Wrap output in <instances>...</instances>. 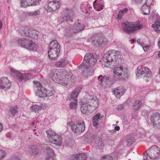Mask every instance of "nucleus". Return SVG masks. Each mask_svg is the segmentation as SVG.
<instances>
[{
  "label": "nucleus",
  "mask_w": 160,
  "mask_h": 160,
  "mask_svg": "<svg viewBox=\"0 0 160 160\" xmlns=\"http://www.w3.org/2000/svg\"><path fill=\"white\" fill-rule=\"evenodd\" d=\"M122 53L118 51L114 50H109L104 54L102 58V60L104 62V66L107 68L110 67V65L108 63H110L115 60H118V58H122Z\"/></svg>",
  "instance_id": "1"
},
{
  "label": "nucleus",
  "mask_w": 160,
  "mask_h": 160,
  "mask_svg": "<svg viewBox=\"0 0 160 160\" xmlns=\"http://www.w3.org/2000/svg\"><path fill=\"white\" fill-rule=\"evenodd\" d=\"M98 100L96 97H93L91 100L90 103H83L81 105V112L84 114L89 115L92 112L98 107Z\"/></svg>",
  "instance_id": "2"
},
{
  "label": "nucleus",
  "mask_w": 160,
  "mask_h": 160,
  "mask_svg": "<svg viewBox=\"0 0 160 160\" xmlns=\"http://www.w3.org/2000/svg\"><path fill=\"white\" fill-rule=\"evenodd\" d=\"M17 42L18 43L22 48L30 51H36L39 48L38 45L32 39L22 38L18 39Z\"/></svg>",
  "instance_id": "3"
},
{
  "label": "nucleus",
  "mask_w": 160,
  "mask_h": 160,
  "mask_svg": "<svg viewBox=\"0 0 160 160\" xmlns=\"http://www.w3.org/2000/svg\"><path fill=\"white\" fill-rule=\"evenodd\" d=\"M142 26V24L139 21L132 22H127L122 24L123 30L127 33H132L141 28Z\"/></svg>",
  "instance_id": "4"
},
{
  "label": "nucleus",
  "mask_w": 160,
  "mask_h": 160,
  "mask_svg": "<svg viewBox=\"0 0 160 160\" xmlns=\"http://www.w3.org/2000/svg\"><path fill=\"white\" fill-rule=\"evenodd\" d=\"M97 61L95 56L92 53H87L84 56L83 61L79 67V68H91L95 64Z\"/></svg>",
  "instance_id": "5"
},
{
  "label": "nucleus",
  "mask_w": 160,
  "mask_h": 160,
  "mask_svg": "<svg viewBox=\"0 0 160 160\" xmlns=\"http://www.w3.org/2000/svg\"><path fill=\"white\" fill-rule=\"evenodd\" d=\"M60 46L57 40H53L51 42L48 51L50 59H54L57 57L60 50Z\"/></svg>",
  "instance_id": "6"
},
{
  "label": "nucleus",
  "mask_w": 160,
  "mask_h": 160,
  "mask_svg": "<svg viewBox=\"0 0 160 160\" xmlns=\"http://www.w3.org/2000/svg\"><path fill=\"white\" fill-rule=\"evenodd\" d=\"M46 133L51 143L57 146H61L62 143V138L59 135L54 131L50 130L47 131Z\"/></svg>",
  "instance_id": "7"
},
{
  "label": "nucleus",
  "mask_w": 160,
  "mask_h": 160,
  "mask_svg": "<svg viewBox=\"0 0 160 160\" xmlns=\"http://www.w3.org/2000/svg\"><path fill=\"white\" fill-rule=\"evenodd\" d=\"M160 153V149L156 145H153L146 150L143 155L144 160H148L147 154L149 158L154 159L158 157Z\"/></svg>",
  "instance_id": "8"
},
{
  "label": "nucleus",
  "mask_w": 160,
  "mask_h": 160,
  "mask_svg": "<svg viewBox=\"0 0 160 160\" xmlns=\"http://www.w3.org/2000/svg\"><path fill=\"white\" fill-rule=\"evenodd\" d=\"M129 75L127 72L123 70L122 67L115 68L113 72V77L114 79H125L129 77Z\"/></svg>",
  "instance_id": "9"
},
{
  "label": "nucleus",
  "mask_w": 160,
  "mask_h": 160,
  "mask_svg": "<svg viewBox=\"0 0 160 160\" xmlns=\"http://www.w3.org/2000/svg\"><path fill=\"white\" fill-rule=\"evenodd\" d=\"M42 81H33L34 87L38 88V91L35 93L37 95L41 98L46 97H47V94L46 88L42 87V83L41 82Z\"/></svg>",
  "instance_id": "10"
},
{
  "label": "nucleus",
  "mask_w": 160,
  "mask_h": 160,
  "mask_svg": "<svg viewBox=\"0 0 160 160\" xmlns=\"http://www.w3.org/2000/svg\"><path fill=\"white\" fill-rule=\"evenodd\" d=\"M10 70L12 75L16 76L18 79L20 80L29 79L32 77L31 74L30 73H21L12 68L11 67L10 68Z\"/></svg>",
  "instance_id": "11"
},
{
  "label": "nucleus",
  "mask_w": 160,
  "mask_h": 160,
  "mask_svg": "<svg viewBox=\"0 0 160 160\" xmlns=\"http://www.w3.org/2000/svg\"><path fill=\"white\" fill-rule=\"evenodd\" d=\"M144 74V77L149 78L152 76V72L150 70L146 67H143L138 70L136 72V78L140 79L142 75Z\"/></svg>",
  "instance_id": "12"
},
{
  "label": "nucleus",
  "mask_w": 160,
  "mask_h": 160,
  "mask_svg": "<svg viewBox=\"0 0 160 160\" xmlns=\"http://www.w3.org/2000/svg\"><path fill=\"white\" fill-rule=\"evenodd\" d=\"M61 5L60 0H50L45 9L48 12L54 11L59 8Z\"/></svg>",
  "instance_id": "13"
},
{
  "label": "nucleus",
  "mask_w": 160,
  "mask_h": 160,
  "mask_svg": "<svg viewBox=\"0 0 160 160\" xmlns=\"http://www.w3.org/2000/svg\"><path fill=\"white\" fill-rule=\"evenodd\" d=\"M71 128L73 132L79 134L84 131L85 126L83 122H79L76 125L74 123L72 124Z\"/></svg>",
  "instance_id": "14"
},
{
  "label": "nucleus",
  "mask_w": 160,
  "mask_h": 160,
  "mask_svg": "<svg viewBox=\"0 0 160 160\" xmlns=\"http://www.w3.org/2000/svg\"><path fill=\"white\" fill-rule=\"evenodd\" d=\"M112 93L118 98H120L126 92L125 88L122 86L116 87L112 89Z\"/></svg>",
  "instance_id": "15"
},
{
  "label": "nucleus",
  "mask_w": 160,
  "mask_h": 160,
  "mask_svg": "<svg viewBox=\"0 0 160 160\" xmlns=\"http://www.w3.org/2000/svg\"><path fill=\"white\" fill-rule=\"evenodd\" d=\"M41 0H21L20 4L21 7L25 8L30 6L38 5Z\"/></svg>",
  "instance_id": "16"
},
{
  "label": "nucleus",
  "mask_w": 160,
  "mask_h": 160,
  "mask_svg": "<svg viewBox=\"0 0 160 160\" xmlns=\"http://www.w3.org/2000/svg\"><path fill=\"white\" fill-rule=\"evenodd\" d=\"M59 72L60 73L59 75L63 79L73 80L75 78L74 75H72L71 72H68L66 70L60 69Z\"/></svg>",
  "instance_id": "17"
},
{
  "label": "nucleus",
  "mask_w": 160,
  "mask_h": 160,
  "mask_svg": "<svg viewBox=\"0 0 160 160\" xmlns=\"http://www.w3.org/2000/svg\"><path fill=\"white\" fill-rule=\"evenodd\" d=\"M85 28L84 26L80 23H76L73 26L70 27L69 28L70 33H77L83 30Z\"/></svg>",
  "instance_id": "18"
},
{
  "label": "nucleus",
  "mask_w": 160,
  "mask_h": 160,
  "mask_svg": "<svg viewBox=\"0 0 160 160\" xmlns=\"http://www.w3.org/2000/svg\"><path fill=\"white\" fill-rule=\"evenodd\" d=\"M82 89V88L81 86H78L71 93L70 97L68 98L69 101L75 99V98H77L81 92Z\"/></svg>",
  "instance_id": "19"
},
{
  "label": "nucleus",
  "mask_w": 160,
  "mask_h": 160,
  "mask_svg": "<svg viewBox=\"0 0 160 160\" xmlns=\"http://www.w3.org/2000/svg\"><path fill=\"white\" fill-rule=\"evenodd\" d=\"M11 86V82L10 81H0V89L7 90Z\"/></svg>",
  "instance_id": "20"
},
{
  "label": "nucleus",
  "mask_w": 160,
  "mask_h": 160,
  "mask_svg": "<svg viewBox=\"0 0 160 160\" xmlns=\"http://www.w3.org/2000/svg\"><path fill=\"white\" fill-rule=\"evenodd\" d=\"M55 82L60 85L67 88L71 87L74 85V83L71 81H55Z\"/></svg>",
  "instance_id": "21"
},
{
  "label": "nucleus",
  "mask_w": 160,
  "mask_h": 160,
  "mask_svg": "<svg viewBox=\"0 0 160 160\" xmlns=\"http://www.w3.org/2000/svg\"><path fill=\"white\" fill-rule=\"evenodd\" d=\"M81 10L85 13H88L92 9V7L87 2L81 4L80 6Z\"/></svg>",
  "instance_id": "22"
},
{
  "label": "nucleus",
  "mask_w": 160,
  "mask_h": 160,
  "mask_svg": "<svg viewBox=\"0 0 160 160\" xmlns=\"http://www.w3.org/2000/svg\"><path fill=\"white\" fill-rule=\"evenodd\" d=\"M31 30L28 27H22L19 29V31L21 34L23 36H29Z\"/></svg>",
  "instance_id": "23"
},
{
  "label": "nucleus",
  "mask_w": 160,
  "mask_h": 160,
  "mask_svg": "<svg viewBox=\"0 0 160 160\" xmlns=\"http://www.w3.org/2000/svg\"><path fill=\"white\" fill-rule=\"evenodd\" d=\"M102 118L103 116L101 115L99 113H98L94 116L92 119V125L93 126L97 128L98 125L99 120Z\"/></svg>",
  "instance_id": "24"
},
{
  "label": "nucleus",
  "mask_w": 160,
  "mask_h": 160,
  "mask_svg": "<svg viewBox=\"0 0 160 160\" xmlns=\"http://www.w3.org/2000/svg\"><path fill=\"white\" fill-rule=\"evenodd\" d=\"M160 118V114L158 113H154L151 117L150 119L152 122L153 123V125H157L159 123L158 119Z\"/></svg>",
  "instance_id": "25"
},
{
  "label": "nucleus",
  "mask_w": 160,
  "mask_h": 160,
  "mask_svg": "<svg viewBox=\"0 0 160 160\" xmlns=\"http://www.w3.org/2000/svg\"><path fill=\"white\" fill-rule=\"evenodd\" d=\"M150 6L146 4H144L141 8L142 13L144 15H148L150 12Z\"/></svg>",
  "instance_id": "26"
},
{
  "label": "nucleus",
  "mask_w": 160,
  "mask_h": 160,
  "mask_svg": "<svg viewBox=\"0 0 160 160\" xmlns=\"http://www.w3.org/2000/svg\"><path fill=\"white\" fill-rule=\"evenodd\" d=\"M29 37L35 39H38L40 38V34L38 31L34 30L30 31Z\"/></svg>",
  "instance_id": "27"
},
{
  "label": "nucleus",
  "mask_w": 160,
  "mask_h": 160,
  "mask_svg": "<svg viewBox=\"0 0 160 160\" xmlns=\"http://www.w3.org/2000/svg\"><path fill=\"white\" fill-rule=\"evenodd\" d=\"M97 147L99 149H102L104 146L103 140L100 138H97L95 142Z\"/></svg>",
  "instance_id": "28"
},
{
  "label": "nucleus",
  "mask_w": 160,
  "mask_h": 160,
  "mask_svg": "<svg viewBox=\"0 0 160 160\" xmlns=\"http://www.w3.org/2000/svg\"><path fill=\"white\" fill-rule=\"evenodd\" d=\"M68 63V61L67 60L62 59L57 62L55 63V65L57 67L62 68L66 65Z\"/></svg>",
  "instance_id": "29"
},
{
  "label": "nucleus",
  "mask_w": 160,
  "mask_h": 160,
  "mask_svg": "<svg viewBox=\"0 0 160 160\" xmlns=\"http://www.w3.org/2000/svg\"><path fill=\"white\" fill-rule=\"evenodd\" d=\"M63 13L67 15L70 18H72L74 15V13L72 9L66 8L64 9Z\"/></svg>",
  "instance_id": "30"
},
{
  "label": "nucleus",
  "mask_w": 160,
  "mask_h": 160,
  "mask_svg": "<svg viewBox=\"0 0 160 160\" xmlns=\"http://www.w3.org/2000/svg\"><path fill=\"white\" fill-rule=\"evenodd\" d=\"M29 148L33 155H36L39 153V150L37 146L35 145H31Z\"/></svg>",
  "instance_id": "31"
},
{
  "label": "nucleus",
  "mask_w": 160,
  "mask_h": 160,
  "mask_svg": "<svg viewBox=\"0 0 160 160\" xmlns=\"http://www.w3.org/2000/svg\"><path fill=\"white\" fill-rule=\"evenodd\" d=\"M74 157L76 158V160H86L87 156L85 153H81L75 154Z\"/></svg>",
  "instance_id": "32"
},
{
  "label": "nucleus",
  "mask_w": 160,
  "mask_h": 160,
  "mask_svg": "<svg viewBox=\"0 0 160 160\" xmlns=\"http://www.w3.org/2000/svg\"><path fill=\"white\" fill-rule=\"evenodd\" d=\"M97 1H95L93 3V6L94 8L96 10L99 11L102 10L103 8V6L100 4L99 3L97 2Z\"/></svg>",
  "instance_id": "33"
},
{
  "label": "nucleus",
  "mask_w": 160,
  "mask_h": 160,
  "mask_svg": "<svg viewBox=\"0 0 160 160\" xmlns=\"http://www.w3.org/2000/svg\"><path fill=\"white\" fill-rule=\"evenodd\" d=\"M78 106V100L74 99L73 101L71 102L70 103L69 108L73 110H76Z\"/></svg>",
  "instance_id": "34"
},
{
  "label": "nucleus",
  "mask_w": 160,
  "mask_h": 160,
  "mask_svg": "<svg viewBox=\"0 0 160 160\" xmlns=\"http://www.w3.org/2000/svg\"><path fill=\"white\" fill-rule=\"evenodd\" d=\"M71 18L68 16L62 15L58 18V21L59 23H61L64 21L69 20Z\"/></svg>",
  "instance_id": "35"
},
{
  "label": "nucleus",
  "mask_w": 160,
  "mask_h": 160,
  "mask_svg": "<svg viewBox=\"0 0 160 160\" xmlns=\"http://www.w3.org/2000/svg\"><path fill=\"white\" fill-rule=\"evenodd\" d=\"M112 81H101V85L104 88L111 86L112 84Z\"/></svg>",
  "instance_id": "36"
},
{
  "label": "nucleus",
  "mask_w": 160,
  "mask_h": 160,
  "mask_svg": "<svg viewBox=\"0 0 160 160\" xmlns=\"http://www.w3.org/2000/svg\"><path fill=\"white\" fill-rule=\"evenodd\" d=\"M46 92L47 94V97L52 96L54 93L55 91L52 87H48L46 88Z\"/></svg>",
  "instance_id": "37"
},
{
  "label": "nucleus",
  "mask_w": 160,
  "mask_h": 160,
  "mask_svg": "<svg viewBox=\"0 0 160 160\" xmlns=\"http://www.w3.org/2000/svg\"><path fill=\"white\" fill-rule=\"evenodd\" d=\"M128 11V9L127 8H125L122 10H121L119 12L118 14V19H121L123 15L127 13Z\"/></svg>",
  "instance_id": "38"
},
{
  "label": "nucleus",
  "mask_w": 160,
  "mask_h": 160,
  "mask_svg": "<svg viewBox=\"0 0 160 160\" xmlns=\"http://www.w3.org/2000/svg\"><path fill=\"white\" fill-rule=\"evenodd\" d=\"M141 105V102L140 101L136 100L134 102L132 106L133 109L135 110H138Z\"/></svg>",
  "instance_id": "39"
},
{
  "label": "nucleus",
  "mask_w": 160,
  "mask_h": 160,
  "mask_svg": "<svg viewBox=\"0 0 160 160\" xmlns=\"http://www.w3.org/2000/svg\"><path fill=\"white\" fill-rule=\"evenodd\" d=\"M31 110L35 112H38L41 110V108L39 106L37 105H34L32 106L30 108Z\"/></svg>",
  "instance_id": "40"
},
{
  "label": "nucleus",
  "mask_w": 160,
  "mask_h": 160,
  "mask_svg": "<svg viewBox=\"0 0 160 160\" xmlns=\"http://www.w3.org/2000/svg\"><path fill=\"white\" fill-rule=\"evenodd\" d=\"M46 150L47 154L49 155V157H53L54 155V152L51 148L49 147H47L46 148Z\"/></svg>",
  "instance_id": "41"
},
{
  "label": "nucleus",
  "mask_w": 160,
  "mask_h": 160,
  "mask_svg": "<svg viewBox=\"0 0 160 160\" xmlns=\"http://www.w3.org/2000/svg\"><path fill=\"white\" fill-rule=\"evenodd\" d=\"M154 29L156 31H160V21L157 20L153 26Z\"/></svg>",
  "instance_id": "42"
},
{
  "label": "nucleus",
  "mask_w": 160,
  "mask_h": 160,
  "mask_svg": "<svg viewBox=\"0 0 160 160\" xmlns=\"http://www.w3.org/2000/svg\"><path fill=\"white\" fill-rule=\"evenodd\" d=\"M40 14V12L39 10H37L35 11L30 12L29 14L31 16H36L37 15H39Z\"/></svg>",
  "instance_id": "43"
},
{
  "label": "nucleus",
  "mask_w": 160,
  "mask_h": 160,
  "mask_svg": "<svg viewBox=\"0 0 160 160\" xmlns=\"http://www.w3.org/2000/svg\"><path fill=\"white\" fill-rule=\"evenodd\" d=\"M98 79L99 80H109L110 79V78L108 75H101L98 77Z\"/></svg>",
  "instance_id": "44"
},
{
  "label": "nucleus",
  "mask_w": 160,
  "mask_h": 160,
  "mask_svg": "<svg viewBox=\"0 0 160 160\" xmlns=\"http://www.w3.org/2000/svg\"><path fill=\"white\" fill-rule=\"evenodd\" d=\"M93 70H91L90 71H85L83 72V74L85 75L87 78L88 76H89L93 74Z\"/></svg>",
  "instance_id": "45"
},
{
  "label": "nucleus",
  "mask_w": 160,
  "mask_h": 160,
  "mask_svg": "<svg viewBox=\"0 0 160 160\" xmlns=\"http://www.w3.org/2000/svg\"><path fill=\"white\" fill-rule=\"evenodd\" d=\"M18 109V107L16 106L12 107L10 110V112L11 114L13 115H15L17 112Z\"/></svg>",
  "instance_id": "46"
},
{
  "label": "nucleus",
  "mask_w": 160,
  "mask_h": 160,
  "mask_svg": "<svg viewBox=\"0 0 160 160\" xmlns=\"http://www.w3.org/2000/svg\"><path fill=\"white\" fill-rule=\"evenodd\" d=\"M102 160H112V157L110 155H105L102 156Z\"/></svg>",
  "instance_id": "47"
},
{
  "label": "nucleus",
  "mask_w": 160,
  "mask_h": 160,
  "mask_svg": "<svg viewBox=\"0 0 160 160\" xmlns=\"http://www.w3.org/2000/svg\"><path fill=\"white\" fill-rule=\"evenodd\" d=\"M55 72L53 71H51L50 72L49 75L50 78L52 80L56 78V77H58L57 73H56V75H55Z\"/></svg>",
  "instance_id": "48"
},
{
  "label": "nucleus",
  "mask_w": 160,
  "mask_h": 160,
  "mask_svg": "<svg viewBox=\"0 0 160 160\" xmlns=\"http://www.w3.org/2000/svg\"><path fill=\"white\" fill-rule=\"evenodd\" d=\"M97 37V35L96 34H93L88 39V41L89 42H94L95 41L96 37Z\"/></svg>",
  "instance_id": "49"
},
{
  "label": "nucleus",
  "mask_w": 160,
  "mask_h": 160,
  "mask_svg": "<svg viewBox=\"0 0 160 160\" xmlns=\"http://www.w3.org/2000/svg\"><path fill=\"white\" fill-rule=\"evenodd\" d=\"M141 46L142 48L144 51H147L150 47L149 45H145L144 43H141Z\"/></svg>",
  "instance_id": "50"
},
{
  "label": "nucleus",
  "mask_w": 160,
  "mask_h": 160,
  "mask_svg": "<svg viewBox=\"0 0 160 160\" xmlns=\"http://www.w3.org/2000/svg\"><path fill=\"white\" fill-rule=\"evenodd\" d=\"M39 107L41 108V110L42 109L45 110L48 108V105L46 104L42 103L41 104Z\"/></svg>",
  "instance_id": "51"
},
{
  "label": "nucleus",
  "mask_w": 160,
  "mask_h": 160,
  "mask_svg": "<svg viewBox=\"0 0 160 160\" xmlns=\"http://www.w3.org/2000/svg\"><path fill=\"white\" fill-rule=\"evenodd\" d=\"M153 0H146V2L145 4H147L150 6L153 4Z\"/></svg>",
  "instance_id": "52"
},
{
  "label": "nucleus",
  "mask_w": 160,
  "mask_h": 160,
  "mask_svg": "<svg viewBox=\"0 0 160 160\" xmlns=\"http://www.w3.org/2000/svg\"><path fill=\"white\" fill-rule=\"evenodd\" d=\"M5 153L4 151L0 149V159L2 158L5 156Z\"/></svg>",
  "instance_id": "53"
},
{
  "label": "nucleus",
  "mask_w": 160,
  "mask_h": 160,
  "mask_svg": "<svg viewBox=\"0 0 160 160\" xmlns=\"http://www.w3.org/2000/svg\"><path fill=\"white\" fill-rule=\"evenodd\" d=\"M148 114L147 111L145 110H142L141 112V115L144 116H146Z\"/></svg>",
  "instance_id": "54"
},
{
  "label": "nucleus",
  "mask_w": 160,
  "mask_h": 160,
  "mask_svg": "<svg viewBox=\"0 0 160 160\" xmlns=\"http://www.w3.org/2000/svg\"><path fill=\"white\" fill-rule=\"evenodd\" d=\"M74 156H75V154L72 155L68 160H76V158L74 157Z\"/></svg>",
  "instance_id": "55"
},
{
  "label": "nucleus",
  "mask_w": 160,
  "mask_h": 160,
  "mask_svg": "<svg viewBox=\"0 0 160 160\" xmlns=\"http://www.w3.org/2000/svg\"><path fill=\"white\" fill-rule=\"evenodd\" d=\"M96 42H97L98 43V44H102V43H103V40L101 38L100 39V40H99V41L98 40V39L97 41H96Z\"/></svg>",
  "instance_id": "56"
},
{
  "label": "nucleus",
  "mask_w": 160,
  "mask_h": 160,
  "mask_svg": "<svg viewBox=\"0 0 160 160\" xmlns=\"http://www.w3.org/2000/svg\"><path fill=\"white\" fill-rule=\"evenodd\" d=\"M134 2L139 3L142 2V0H132Z\"/></svg>",
  "instance_id": "57"
},
{
  "label": "nucleus",
  "mask_w": 160,
  "mask_h": 160,
  "mask_svg": "<svg viewBox=\"0 0 160 160\" xmlns=\"http://www.w3.org/2000/svg\"><path fill=\"white\" fill-rule=\"evenodd\" d=\"M46 160H54L53 157H47Z\"/></svg>",
  "instance_id": "58"
},
{
  "label": "nucleus",
  "mask_w": 160,
  "mask_h": 160,
  "mask_svg": "<svg viewBox=\"0 0 160 160\" xmlns=\"http://www.w3.org/2000/svg\"><path fill=\"white\" fill-rule=\"evenodd\" d=\"M120 129V128L119 126H116L114 128V129L115 130L118 131Z\"/></svg>",
  "instance_id": "59"
},
{
  "label": "nucleus",
  "mask_w": 160,
  "mask_h": 160,
  "mask_svg": "<svg viewBox=\"0 0 160 160\" xmlns=\"http://www.w3.org/2000/svg\"><path fill=\"white\" fill-rule=\"evenodd\" d=\"M3 127L2 124L0 123V132L3 130Z\"/></svg>",
  "instance_id": "60"
},
{
  "label": "nucleus",
  "mask_w": 160,
  "mask_h": 160,
  "mask_svg": "<svg viewBox=\"0 0 160 160\" xmlns=\"http://www.w3.org/2000/svg\"><path fill=\"white\" fill-rule=\"evenodd\" d=\"M137 42L138 44H139L140 45L141 44V43H143V42H141V40L139 39H138L137 40Z\"/></svg>",
  "instance_id": "61"
},
{
  "label": "nucleus",
  "mask_w": 160,
  "mask_h": 160,
  "mask_svg": "<svg viewBox=\"0 0 160 160\" xmlns=\"http://www.w3.org/2000/svg\"><path fill=\"white\" fill-rule=\"evenodd\" d=\"M118 108L121 109L123 108V106L122 105H120L118 106Z\"/></svg>",
  "instance_id": "62"
},
{
  "label": "nucleus",
  "mask_w": 160,
  "mask_h": 160,
  "mask_svg": "<svg viewBox=\"0 0 160 160\" xmlns=\"http://www.w3.org/2000/svg\"><path fill=\"white\" fill-rule=\"evenodd\" d=\"M12 160H21L19 158H14L12 159Z\"/></svg>",
  "instance_id": "63"
},
{
  "label": "nucleus",
  "mask_w": 160,
  "mask_h": 160,
  "mask_svg": "<svg viewBox=\"0 0 160 160\" xmlns=\"http://www.w3.org/2000/svg\"><path fill=\"white\" fill-rule=\"evenodd\" d=\"M159 122V123H158L157 125H155V126H160V118H159L158 120Z\"/></svg>",
  "instance_id": "64"
}]
</instances>
